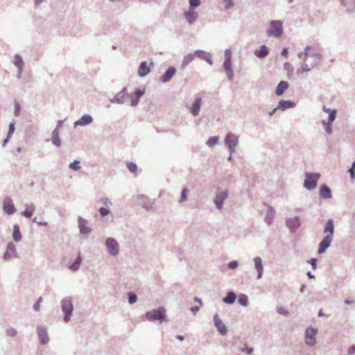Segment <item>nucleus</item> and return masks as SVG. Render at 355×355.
Listing matches in <instances>:
<instances>
[{
    "label": "nucleus",
    "mask_w": 355,
    "mask_h": 355,
    "mask_svg": "<svg viewBox=\"0 0 355 355\" xmlns=\"http://www.w3.org/2000/svg\"><path fill=\"white\" fill-rule=\"evenodd\" d=\"M323 233L326 235L319 243L318 249V254H323L326 250L331 245L334 234V223L333 219L329 218L327 220L324 228L323 229Z\"/></svg>",
    "instance_id": "1"
},
{
    "label": "nucleus",
    "mask_w": 355,
    "mask_h": 355,
    "mask_svg": "<svg viewBox=\"0 0 355 355\" xmlns=\"http://www.w3.org/2000/svg\"><path fill=\"white\" fill-rule=\"evenodd\" d=\"M144 318L150 322L158 321L159 324H162L167 320L166 309L164 306H159L157 309L146 311Z\"/></svg>",
    "instance_id": "2"
},
{
    "label": "nucleus",
    "mask_w": 355,
    "mask_h": 355,
    "mask_svg": "<svg viewBox=\"0 0 355 355\" xmlns=\"http://www.w3.org/2000/svg\"><path fill=\"white\" fill-rule=\"evenodd\" d=\"M60 305L61 310L64 313V322H68L71 320L74 310L72 298L69 296L64 297L61 300Z\"/></svg>",
    "instance_id": "3"
},
{
    "label": "nucleus",
    "mask_w": 355,
    "mask_h": 355,
    "mask_svg": "<svg viewBox=\"0 0 355 355\" xmlns=\"http://www.w3.org/2000/svg\"><path fill=\"white\" fill-rule=\"evenodd\" d=\"M318 173L306 172L304 174V180L303 187L309 191H312L317 187L318 180L320 178Z\"/></svg>",
    "instance_id": "4"
},
{
    "label": "nucleus",
    "mask_w": 355,
    "mask_h": 355,
    "mask_svg": "<svg viewBox=\"0 0 355 355\" xmlns=\"http://www.w3.org/2000/svg\"><path fill=\"white\" fill-rule=\"evenodd\" d=\"M224 143L228 148L230 153H235V149L239 143V136L236 134L229 132L225 137Z\"/></svg>",
    "instance_id": "5"
},
{
    "label": "nucleus",
    "mask_w": 355,
    "mask_h": 355,
    "mask_svg": "<svg viewBox=\"0 0 355 355\" xmlns=\"http://www.w3.org/2000/svg\"><path fill=\"white\" fill-rule=\"evenodd\" d=\"M267 35L279 37L283 33L282 22L281 21H272L270 22V27L266 31Z\"/></svg>",
    "instance_id": "6"
},
{
    "label": "nucleus",
    "mask_w": 355,
    "mask_h": 355,
    "mask_svg": "<svg viewBox=\"0 0 355 355\" xmlns=\"http://www.w3.org/2000/svg\"><path fill=\"white\" fill-rule=\"evenodd\" d=\"M228 196L229 191L227 189L216 191L213 199V202L218 210H221L223 209V203L225 200L228 198Z\"/></svg>",
    "instance_id": "7"
},
{
    "label": "nucleus",
    "mask_w": 355,
    "mask_h": 355,
    "mask_svg": "<svg viewBox=\"0 0 355 355\" xmlns=\"http://www.w3.org/2000/svg\"><path fill=\"white\" fill-rule=\"evenodd\" d=\"M105 245L107 248L109 254L112 257H116L119 253V245L114 238H107L105 240Z\"/></svg>",
    "instance_id": "8"
},
{
    "label": "nucleus",
    "mask_w": 355,
    "mask_h": 355,
    "mask_svg": "<svg viewBox=\"0 0 355 355\" xmlns=\"http://www.w3.org/2000/svg\"><path fill=\"white\" fill-rule=\"evenodd\" d=\"M318 334V329L309 327L305 331V343L307 346H315L316 343L315 336Z\"/></svg>",
    "instance_id": "9"
},
{
    "label": "nucleus",
    "mask_w": 355,
    "mask_h": 355,
    "mask_svg": "<svg viewBox=\"0 0 355 355\" xmlns=\"http://www.w3.org/2000/svg\"><path fill=\"white\" fill-rule=\"evenodd\" d=\"M286 226L291 233H295L297 229L301 226L302 223L299 216L288 218L286 219Z\"/></svg>",
    "instance_id": "10"
},
{
    "label": "nucleus",
    "mask_w": 355,
    "mask_h": 355,
    "mask_svg": "<svg viewBox=\"0 0 355 355\" xmlns=\"http://www.w3.org/2000/svg\"><path fill=\"white\" fill-rule=\"evenodd\" d=\"M145 94V90H141V88H135L133 93L128 94V97L130 99V105L135 107L138 105L141 98Z\"/></svg>",
    "instance_id": "11"
},
{
    "label": "nucleus",
    "mask_w": 355,
    "mask_h": 355,
    "mask_svg": "<svg viewBox=\"0 0 355 355\" xmlns=\"http://www.w3.org/2000/svg\"><path fill=\"white\" fill-rule=\"evenodd\" d=\"M213 322L214 326L220 335L225 336L227 334V327L223 322V320L219 318V315L217 313H215L213 316Z\"/></svg>",
    "instance_id": "12"
},
{
    "label": "nucleus",
    "mask_w": 355,
    "mask_h": 355,
    "mask_svg": "<svg viewBox=\"0 0 355 355\" xmlns=\"http://www.w3.org/2000/svg\"><path fill=\"white\" fill-rule=\"evenodd\" d=\"M126 98H128V90L126 87H123L121 92L117 93L113 98H110L109 101L112 103L124 104Z\"/></svg>",
    "instance_id": "13"
},
{
    "label": "nucleus",
    "mask_w": 355,
    "mask_h": 355,
    "mask_svg": "<svg viewBox=\"0 0 355 355\" xmlns=\"http://www.w3.org/2000/svg\"><path fill=\"white\" fill-rule=\"evenodd\" d=\"M37 334L41 345H46L49 343V337L45 327L38 326L37 327Z\"/></svg>",
    "instance_id": "14"
},
{
    "label": "nucleus",
    "mask_w": 355,
    "mask_h": 355,
    "mask_svg": "<svg viewBox=\"0 0 355 355\" xmlns=\"http://www.w3.org/2000/svg\"><path fill=\"white\" fill-rule=\"evenodd\" d=\"M87 220L81 216L78 218V224L80 234L82 235L89 234L92 229L86 225Z\"/></svg>",
    "instance_id": "15"
},
{
    "label": "nucleus",
    "mask_w": 355,
    "mask_h": 355,
    "mask_svg": "<svg viewBox=\"0 0 355 355\" xmlns=\"http://www.w3.org/2000/svg\"><path fill=\"white\" fill-rule=\"evenodd\" d=\"M3 209L8 215H12L16 211L15 207L10 198L4 200Z\"/></svg>",
    "instance_id": "16"
},
{
    "label": "nucleus",
    "mask_w": 355,
    "mask_h": 355,
    "mask_svg": "<svg viewBox=\"0 0 355 355\" xmlns=\"http://www.w3.org/2000/svg\"><path fill=\"white\" fill-rule=\"evenodd\" d=\"M94 119L92 116L88 115V114H85L82 116L78 121L74 123V127L77 128L78 126H85L91 124L93 122Z\"/></svg>",
    "instance_id": "17"
},
{
    "label": "nucleus",
    "mask_w": 355,
    "mask_h": 355,
    "mask_svg": "<svg viewBox=\"0 0 355 355\" xmlns=\"http://www.w3.org/2000/svg\"><path fill=\"white\" fill-rule=\"evenodd\" d=\"M176 73V68L173 66L169 67L166 71L160 77V80L163 83H168L172 77Z\"/></svg>",
    "instance_id": "18"
},
{
    "label": "nucleus",
    "mask_w": 355,
    "mask_h": 355,
    "mask_svg": "<svg viewBox=\"0 0 355 355\" xmlns=\"http://www.w3.org/2000/svg\"><path fill=\"white\" fill-rule=\"evenodd\" d=\"M279 110H286L287 109L293 108L296 106V103L291 100H280L278 103Z\"/></svg>",
    "instance_id": "19"
},
{
    "label": "nucleus",
    "mask_w": 355,
    "mask_h": 355,
    "mask_svg": "<svg viewBox=\"0 0 355 355\" xmlns=\"http://www.w3.org/2000/svg\"><path fill=\"white\" fill-rule=\"evenodd\" d=\"M150 72V68L146 61H142L138 68V76L141 78L146 77Z\"/></svg>",
    "instance_id": "20"
},
{
    "label": "nucleus",
    "mask_w": 355,
    "mask_h": 355,
    "mask_svg": "<svg viewBox=\"0 0 355 355\" xmlns=\"http://www.w3.org/2000/svg\"><path fill=\"white\" fill-rule=\"evenodd\" d=\"M202 104V99L200 97H197L194 99L192 105L190 107L191 114L193 116H198Z\"/></svg>",
    "instance_id": "21"
},
{
    "label": "nucleus",
    "mask_w": 355,
    "mask_h": 355,
    "mask_svg": "<svg viewBox=\"0 0 355 355\" xmlns=\"http://www.w3.org/2000/svg\"><path fill=\"white\" fill-rule=\"evenodd\" d=\"M15 253H16L15 246L12 242H10L7 245V248H6V250L5 251V252L3 253V259L5 261H8V260L12 258V255L15 254Z\"/></svg>",
    "instance_id": "22"
},
{
    "label": "nucleus",
    "mask_w": 355,
    "mask_h": 355,
    "mask_svg": "<svg viewBox=\"0 0 355 355\" xmlns=\"http://www.w3.org/2000/svg\"><path fill=\"white\" fill-rule=\"evenodd\" d=\"M223 67L225 71L232 69V51L230 49H227L225 51V60Z\"/></svg>",
    "instance_id": "23"
},
{
    "label": "nucleus",
    "mask_w": 355,
    "mask_h": 355,
    "mask_svg": "<svg viewBox=\"0 0 355 355\" xmlns=\"http://www.w3.org/2000/svg\"><path fill=\"white\" fill-rule=\"evenodd\" d=\"M311 49V47L309 46H306L303 52H300L298 53V57L300 58H302L304 61H306L307 57L309 55H311V57L316 58L318 60L320 59L321 55L319 53H309V50Z\"/></svg>",
    "instance_id": "24"
},
{
    "label": "nucleus",
    "mask_w": 355,
    "mask_h": 355,
    "mask_svg": "<svg viewBox=\"0 0 355 355\" xmlns=\"http://www.w3.org/2000/svg\"><path fill=\"white\" fill-rule=\"evenodd\" d=\"M253 261L254 262L255 269L257 270V279H259L261 278L263 272L262 260L260 257H257L254 258Z\"/></svg>",
    "instance_id": "25"
},
{
    "label": "nucleus",
    "mask_w": 355,
    "mask_h": 355,
    "mask_svg": "<svg viewBox=\"0 0 355 355\" xmlns=\"http://www.w3.org/2000/svg\"><path fill=\"white\" fill-rule=\"evenodd\" d=\"M196 57L206 60L209 64H213V60L209 53H207L202 50H196L195 51Z\"/></svg>",
    "instance_id": "26"
},
{
    "label": "nucleus",
    "mask_w": 355,
    "mask_h": 355,
    "mask_svg": "<svg viewBox=\"0 0 355 355\" xmlns=\"http://www.w3.org/2000/svg\"><path fill=\"white\" fill-rule=\"evenodd\" d=\"M289 84L286 80H281L275 89V94L277 96H281L284 94V92L288 88Z\"/></svg>",
    "instance_id": "27"
},
{
    "label": "nucleus",
    "mask_w": 355,
    "mask_h": 355,
    "mask_svg": "<svg viewBox=\"0 0 355 355\" xmlns=\"http://www.w3.org/2000/svg\"><path fill=\"white\" fill-rule=\"evenodd\" d=\"M318 64V60L314 61L311 66H309L306 61H304L302 64H301V67L299 68L297 71V74L301 75L303 73L310 71L313 67H315Z\"/></svg>",
    "instance_id": "28"
},
{
    "label": "nucleus",
    "mask_w": 355,
    "mask_h": 355,
    "mask_svg": "<svg viewBox=\"0 0 355 355\" xmlns=\"http://www.w3.org/2000/svg\"><path fill=\"white\" fill-rule=\"evenodd\" d=\"M269 54V50L266 44H261L259 49L254 51V55L258 58H263Z\"/></svg>",
    "instance_id": "29"
},
{
    "label": "nucleus",
    "mask_w": 355,
    "mask_h": 355,
    "mask_svg": "<svg viewBox=\"0 0 355 355\" xmlns=\"http://www.w3.org/2000/svg\"><path fill=\"white\" fill-rule=\"evenodd\" d=\"M320 196L322 198H324V199L331 198L332 195H331V189L325 184L322 185L320 187Z\"/></svg>",
    "instance_id": "30"
},
{
    "label": "nucleus",
    "mask_w": 355,
    "mask_h": 355,
    "mask_svg": "<svg viewBox=\"0 0 355 355\" xmlns=\"http://www.w3.org/2000/svg\"><path fill=\"white\" fill-rule=\"evenodd\" d=\"M236 299V294L233 291H229L226 296L223 298V302L226 304L232 305L234 304Z\"/></svg>",
    "instance_id": "31"
},
{
    "label": "nucleus",
    "mask_w": 355,
    "mask_h": 355,
    "mask_svg": "<svg viewBox=\"0 0 355 355\" xmlns=\"http://www.w3.org/2000/svg\"><path fill=\"white\" fill-rule=\"evenodd\" d=\"M12 237L14 241L19 242L22 239V236L20 232L19 226L17 224L13 225Z\"/></svg>",
    "instance_id": "32"
},
{
    "label": "nucleus",
    "mask_w": 355,
    "mask_h": 355,
    "mask_svg": "<svg viewBox=\"0 0 355 355\" xmlns=\"http://www.w3.org/2000/svg\"><path fill=\"white\" fill-rule=\"evenodd\" d=\"M275 215V209H273L272 207H269L267 211L266 215L265 216V219H264L265 222L268 225H270L273 221Z\"/></svg>",
    "instance_id": "33"
},
{
    "label": "nucleus",
    "mask_w": 355,
    "mask_h": 355,
    "mask_svg": "<svg viewBox=\"0 0 355 355\" xmlns=\"http://www.w3.org/2000/svg\"><path fill=\"white\" fill-rule=\"evenodd\" d=\"M35 209V207L33 203L28 204L26 205V209L21 214L26 218H31L33 216V214L34 213Z\"/></svg>",
    "instance_id": "34"
},
{
    "label": "nucleus",
    "mask_w": 355,
    "mask_h": 355,
    "mask_svg": "<svg viewBox=\"0 0 355 355\" xmlns=\"http://www.w3.org/2000/svg\"><path fill=\"white\" fill-rule=\"evenodd\" d=\"M197 17V12L192 10L189 9V10L185 12V18L190 24H192V23H193L196 21Z\"/></svg>",
    "instance_id": "35"
},
{
    "label": "nucleus",
    "mask_w": 355,
    "mask_h": 355,
    "mask_svg": "<svg viewBox=\"0 0 355 355\" xmlns=\"http://www.w3.org/2000/svg\"><path fill=\"white\" fill-rule=\"evenodd\" d=\"M138 198L142 200L141 205H142V207L144 208V209L150 210L152 209V207H153L152 202L149 200V199L146 196L140 195L138 196Z\"/></svg>",
    "instance_id": "36"
},
{
    "label": "nucleus",
    "mask_w": 355,
    "mask_h": 355,
    "mask_svg": "<svg viewBox=\"0 0 355 355\" xmlns=\"http://www.w3.org/2000/svg\"><path fill=\"white\" fill-rule=\"evenodd\" d=\"M342 4L347 8L348 12H352L355 9V0H341Z\"/></svg>",
    "instance_id": "37"
},
{
    "label": "nucleus",
    "mask_w": 355,
    "mask_h": 355,
    "mask_svg": "<svg viewBox=\"0 0 355 355\" xmlns=\"http://www.w3.org/2000/svg\"><path fill=\"white\" fill-rule=\"evenodd\" d=\"M13 64L19 70L21 69H24V60H23L22 58L18 54H16L14 55Z\"/></svg>",
    "instance_id": "38"
},
{
    "label": "nucleus",
    "mask_w": 355,
    "mask_h": 355,
    "mask_svg": "<svg viewBox=\"0 0 355 355\" xmlns=\"http://www.w3.org/2000/svg\"><path fill=\"white\" fill-rule=\"evenodd\" d=\"M81 262L80 252H78L76 261L69 266V268L73 271H76L79 268Z\"/></svg>",
    "instance_id": "39"
},
{
    "label": "nucleus",
    "mask_w": 355,
    "mask_h": 355,
    "mask_svg": "<svg viewBox=\"0 0 355 355\" xmlns=\"http://www.w3.org/2000/svg\"><path fill=\"white\" fill-rule=\"evenodd\" d=\"M52 143L56 146V147H60L61 146V141L59 137V132L57 131V130H53L52 132V138H51Z\"/></svg>",
    "instance_id": "40"
},
{
    "label": "nucleus",
    "mask_w": 355,
    "mask_h": 355,
    "mask_svg": "<svg viewBox=\"0 0 355 355\" xmlns=\"http://www.w3.org/2000/svg\"><path fill=\"white\" fill-rule=\"evenodd\" d=\"M196 57L195 51L193 53H190L184 56L182 65L185 67L188 65Z\"/></svg>",
    "instance_id": "41"
},
{
    "label": "nucleus",
    "mask_w": 355,
    "mask_h": 355,
    "mask_svg": "<svg viewBox=\"0 0 355 355\" xmlns=\"http://www.w3.org/2000/svg\"><path fill=\"white\" fill-rule=\"evenodd\" d=\"M238 303L243 306H247L248 305V296L245 294L239 295L238 297Z\"/></svg>",
    "instance_id": "42"
},
{
    "label": "nucleus",
    "mask_w": 355,
    "mask_h": 355,
    "mask_svg": "<svg viewBox=\"0 0 355 355\" xmlns=\"http://www.w3.org/2000/svg\"><path fill=\"white\" fill-rule=\"evenodd\" d=\"M137 295L134 292H128V303L130 304H134L135 303L137 302Z\"/></svg>",
    "instance_id": "43"
},
{
    "label": "nucleus",
    "mask_w": 355,
    "mask_h": 355,
    "mask_svg": "<svg viewBox=\"0 0 355 355\" xmlns=\"http://www.w3.org/2000/svg\"><path fill=\"white\" fill-rule=\"evenodd\" d=\"M200 0H189V9L193 10L200 5Z\"/></svg>",
    "instance_id": "44"
},
{
    "label": "nucleus",
    "mask_w": 355,
    "mask_h": 355,
    "mask_svg": "<svg viewBox=\"0 0 355 355\" xmlns=\"http://www.w3.org/2000/svg\"><path fill=\"white\" fill-rule=\"evenodd\" d=\"M188 193H189V189L187 188H184L182 190L181 196L179 199L180 202H183L188 199Z\"/></svg>",
    "instance_id": "45"
},
{
    "label": "nucleus",
    "mask_w": 355,
    "mask_h": 355,
    "mask_svg": "<svg viewBox=\"0 0 355 355\" xmlns=\"http://www.w3.org/2000/svg\"><path fill=\"white\" fill-rule=\"evenodd\" d=\"M218 141V136H212V137H209L208 141H207V145L212 147L216 145Z\"/></svg>",
    "instance_id": "46"
},
{
    "label": "nucleus",
    "mask_w": 355,
    "mask_h": 355,
    "mask_svg": "<svg viewBox=\"0 0 355 355\" xmlns=\"http://www.w3.org/2000/svg\"><path fill=\"white\" fill-rule=\"evenodd\" d=\"M336 117V110L333 109V110H331V111H330V112H329L327 122L332 123L335 121Z\"/></svg>",
    "instance_id": "47"
},
{
    "label": "nucleus",
    "mask_w": 355,
    "mask_h": 355,
    "mask_svg": "<svg viewBox=\"0 0 355 355\" xmlns=\"http://www.w3.org/2000/svg\"><path fill=\"white\" fill-rule=\"evenodd\" d=\"M98 213L101 217L105 216L110 213L109 207H101L98 209Z\"/></svg>",
    "instance_id": "48"
},
{
    "label": "nucleus",
    "mask_w": 355,
    "mask_h": 355,
    "mask_svg": "<svg viewBox=\"0 0 355 355\" xmlns=\"http://www.w3.org/2000/svg\"><path fill=\"white\" fill-rule=\"evenodd\" d=\"M323 128L327 133H331L332 132V123L323 121L322 122Z\"/></svg>",
    "instance_id": "49"
},
{
    "label": "nucleus",
    "mask_w": 355,
    "mask_h": 355,
    "mask_svg": "<svg viewBox=\"0 0 355 355\" xmlns=\"http://www.w3.org/2000/svg\"><path fill=\"white\" fill-rule=\"evenodd\" d=\"M127 168L131 172V173H136L137 171V166L135 163L133 162H128L126 164Z\"/></svg>",
    "instance_id": "50"
},
{
    "label": "nucleus",
    "mask_w": 355,
    "mask_h": 355,
    "mask_svg": "<svg viewBox=\"0 0 355 355\" xmlns=\"http://www.w3.org/2000/svg\"><path fill=\"white\" fill-rule=\"evenodd\" d=\"M98 202H101L106 207H109V205H112V201L107 197H101L98 199Z\"/></svg>",
    "instance_id": "51"
},
{
    "label": "nucleus",
    "mask_w": 355,
    "mask_h": 355,
    "mask_svg": "<svg viewBox=\"0 0 355 355\" xmlns=\"http://www.w3.org/2000/svg\"><path fill=\"white\" fill-rule=\"evenodd\" d=\"M80 162L76 159L73 162L69 164V168L73 171H78L80 168Z\"/></svg>",
    "instance_id": "52"
},
{
    "label": "nucleus",
    "mask_w": 355,
    "mask_h": 355,
    "mask_svg": "<svg viewBox=\"0 0 355 355\" xmlns=\"http://www.w3.org/2000/svg\"><path fill=\"white\" fill-rule=\"evenodd\" d=\"M42 297H39L36 300V302L33 304V310L38 311L40 310V304L42 302Z\"/></svg>",
    "instance_id": "53"
},
{
    "label": "nucleus",
    "mask_w": 355,
    "mask_h": 355,
    "mask_svg": "<svg viewBox=\"0 0 355 355\" xmlns=\"http://www.w3.org/2000/svg\"><path fill=\"white\" fill-rule=\"evenodd\" d=\"M277 311L279 314L280 315H288V311L284 309V307L282 306H279L277 309Z\"/></svg>",
    "instance_id": "54"
},
{
    "label": "nucleus",
    "mask_w": 355,
    "mask_h": 355,
    "mask_svg": "<svg viewBox=\"0 0 355 355\" xmlns=\"http://www.w3.org/2000/svg\"><path fill=\"white\" fill-rule=\"evenodd\" d=\"M284 68L285 69L286 71H287L288 72H293V67L292 66V64L288 62H286L284 64Z\"/></svg>",
    "instance_id": "55"
},
{
    "label": "nucleus",
    "mask_w": 355,
    "mask_h": 355,
    "mask_svg": "<svg viewBox=\"0 0 355 355\" xmlns=\"http://www.w3.org/2000/svg\"><path fill=\"white\" fill-rule=\"evenodd\" d=\"M227 75L228 80H234V71L233 68L232 69L225 71Z\"/></svg>",
    "instance_id": "56"
},
{
    "label": "nucleus",
    "mask_w": 355,
    "mask_h": 355,
    "mask_svg": "<svg viewBox=\"0 0 355 355\" xmlns=\"http://www.w3.org/2000/svg\"><path fill=\"white\" fill-rule=\"evenodd\" d=\"M227 75L228 80H234V71L233 68L232 69L225 71Z\"/></svg>",
    "instance_id": "57"
},
{
    "label": "nucleus",
    "mask_w": 355,
    "mask_h": 355,
    "mask_svg": "<svg viewBox=\"0 0 355 355\" xmlns=\"http://www.w3.org/2000/svg\"><path fill=\"white\" fill-rule=\"evenodd\" d=\"M225 3V8L226 9H230L234 7V0H224Z\"/></svg>",
    "instance_id": "58"
},
{
    "label": "nucleus",
    "mask_w": 355,
    "mask_h": 355,
    "mask_svg": "<svg viewBox=\"0 0 355 355\" xmlns=\"http://www.w3.org/2000/svg\"><path fill=\"white\" fill-rule=\"evenodd\" d=\"M6 334L9 336H15L17 334V331L14 328H9L6 331Z\"/></svg>",
    "instance_id": "59"
},
{
    "label": "nucleus",
    "mask_w": 355,
    "mask_h": 355,
    "mask_svg": "<svg viewBox=\"0 0 355 355\" xmlns=\"http://www.w3.org/2000/svg\"><path fill=\"white\" fill-rule=\"evenodd\" d=\"M21 107L18 103H15V108H14V114L15 116H19V113L20 112Z\"/></svg>",
    "instance_id": "60"
},
{
    "label": "nucleus",
    "mask_w": 355,
    "mask_h": 355,
    "mask_svg": "<svg viewBox=\"0 0 355 355\" xmlns=\"http://www.w3.org/2000/svg\"><path fill=\"white\" fill-rule=\"evenodd\" d=\"M307 263L311 264L313 269L315 270L317 267V259H311L307 261Z\"/></svg>",
    "instance_id": "61"
},
{
    "label": "nucleus",
    "mask_w": 355,
    "mask_h": 355,
    "mask_svg": "<svg viewBox=\"0 0 355 355\" xmlns=\"http://www.w3.org/2000/svg\"><path fill=\"white\" fill-rule=\"evenodd\" d=\"M238 265L239 263L236 261H232L228 263L227 266L230 269H235L237 268Z\"/></svg>",
    "instance_id": "62"
},
{
    "label": "nucleus",
    "mask_w": 355,
    "mask_h": 355,
    "mask_svg": "<svg viewBox=\"0 0 355 355\" xmlns=\"http://www.w3.org/2000/svg\"><path fill=\"white\" fill-rule=\"evenodd\" d=\"M241 352L247 353L248 354H252L254 352V349L251 347H246L241 349Z\"/></svg>",
    "instance_id": "63"
},
{
    "label": "nucleus",
    "mask_w": 355,
    "mask_h": 355,
    "mask_svg": "<svg viewBox=\"0 0 355 355\" xmlns=\"http://www.w3.org/2000/svg\"><path fill=\"white\" fill-rule=\"evenodd\" d=\"M14 131H15V124L13 122L10 123L9 130L8 132V137H10L12 135V134L14 132Z\"/></svg>",
    "instance_id": "64"
}]
</instances>
